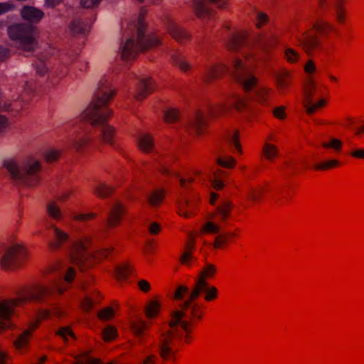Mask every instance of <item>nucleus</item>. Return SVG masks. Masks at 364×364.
I'll use <instances>...</instances> for the list:
<instances>
[{
  "mask_svg": "<svg viewBox=\"0 0 364 364\" xmlns=\"http://www.w3.org/2000/svg\"><path fill=\"white\" fill-rule=\"evenodd\" d=\"M206 314L205 304L188 298L179 306V309L169 314L168 326L179 330L183 344L190 345L195 341V331L203 322Z\"/></svg>",
  "mask_w": 364,
  "mask_h": 364,
  "instance_id": "f257e3e1",
  "label": "nucleus"
},
{
  "mask_svg": "<svg viewBox=\"0 0 364 364\" xmlns=\"http://www.w3.org/2000/svg\"><path fill=\"white\" fill-rule=\"evenodd\" d=\"M338 37L339 31L336 26L322 18L316 19L311 28L304 32L299 38V45L308 55L323 50V42L331 36Z\"/></svg>",
  "mask_w": 364,
  "mask_h": 364,
  "instance_id": "f03ea898",
  "label": "nucleus"
},
{
  "mask_svg": "<svg viewBox=\"0 0 364 364\" xmlns=\"http://www.w3.org/2000/svg\"><path fill=\"white\" fill-rule=\"evenodd\" d=\"M114 95V90L100 81L92 102L82 113V118L93 126L107 122L112 116L108 105Z\"/></svg>",
  "mask_w": 364,
  "mask_h": 364,
  "instance_id": "7ed1b4c3",
  "label": "nucleus"
},
{
  "mask_svg": "<svg viewBox=\"0 0 364 364\" xmlns=\"http://www.w3.org/2000/svg\"><path fill=\"white\" fill-rule=\"evenodd\" d=\"M50 293L51 289L49 288L33 285L23 291L18 297L0 302V333L11 326L10 318L15 307L28 301H43L45 296Z\"/></svg>",
  "mask_w": 364,
  "mask_h": 364,
  "instance_id": "20e7f679",
  "label": "nucleus"
},
{
  "mask_svg": "<svg viewBox=\"0 0 364 364\" xmlns=\"http://www.w3.org/2000/svg\"><path fill=\"white\" fill-rule=\"evenodd\" d=\"M146 11L142 8L140 11L137 23L136 43L134 44L132 38L128 39L122 48V58L124 60L136 58L139 52H144L161 45L160 38L155 34L145 36L146 24L144 21Z\"/></svg>",
  "mask_w": 364,
  "mask_h": 364,
  "instance_id": "39448f33",
  "label": "nucleus"
},
{
  "mask_svg": "<svg viewBox=\"0 0 364 364\" xmlns=\"http://www.w3.org/2000/svg\"><path fill=\"white\" fill-rule=\"evenodd\" d=\"M92 242L90 237H83L75 241L71 247L70 256L71 262L78 265L81 271H86L95 264L101 262L109 257L114 250V247L102 248L95 251L91 255H87L86 251Z\"/></svg>",
  "mask_w": 364,
  "mask_h": 364,
  "instance_id": "423d86ee",
  "label": "nucleus"
},
{
  "mask_svg": "<svg viewBox=\"0 0 364 364\" xmlns=\"http://www.w3.org/2000/svg\"><path fill=\"white\" fill-rule=\"evenodd\" d=\"M9 38L18 43L26 51H33L38 46L39 30L37 27L26 23H17L8 27Z\"/></svg>",
  "mask_w": 364,
  "mask_h": 364,
  "instance_id": "0eeeda50",
  "label": "nucleus"
},
{
  "mask_svg": "<svg viewBox=\"0 0 364 364\" xmlns=\"http://www.w3.org/2000/svg\"><path fill=\"white\" fill-rule=\"evenodd\" d=\"M4 166L13 179L21 181L28 186H36L41 181L38 173L41 170V166L38 161H29L22 168H19L14 160L5 161Z\"/></svg>",
  "mask_w": 364,
  "mask_h": 364,
  "instance_id": "6e6552de",
  "label": "nucleus"
},
{
  "mask_svg": "<svg viewBox=\"0 0 364 364\" xmlns=\"http://www.w3.org/2000/svg\"><path fill=\"white\" fill-rule=\"evenodd\" d=\"M178 341H182V335L179 330L169 328L161 334L159 346V353L161 358L165 360H173L176 358V351L173 346Z\"/></svg>",
  "mask_w": 364,
  "mask_h": 364,
  "instance_id": "1a4fd4ad",
  "label": "nucleus"
},
{
  "mask_svg": "<svg viewBox=\"0 0 364 364\" xmlns=\"http://www.w3.org/2000/svg\"><path fill=\"white\" fill-rule=\"evenodd\" d=\"M248 107V100L246 97L237 94L230 95L224 103L211 106L209 108L210 114L213 117H219L232 109L238 112H243Z\"/></svg>",
  "mask_w": 364,
  "mask_h": 364,
  "instance_id": "9d476101",
  "label": "nucleus"
},
{
  "mask_svg": "<svg viewBox=\"0 0 364 364\" xmlns=\"http://www.w3.org/2000/svg\"><path fill=\"white\" fill-rule=\"evenodd\" d=\"M26 257L27 251L23 246L14 245L3 255L0 266L4 270H12L21 266Z\"/></svg>",
  "mask_w": 364,
  "mask_h": 364,
  "instance_id": "9b49d317",
  "label": "nucleus"
},
{
  "mask_svg": "<svg viewBox=\"0 0 364 364\" xmlns=\"http://www.w3.org/2000/svg\"><path fill=\"white\" fill-rule=\"evenodd\" d=\"M233 66L235 68V78L237 82L242 85V87L245 92L251 91L257 86L258 83V78L247 72L244 68L242 60L237 59L234 62Z\"/></svg>",
  "mask_w": 364,
  "mask_h": 364,
  "instance_id": "f8f14e48",
  "label": "nucleus"
},
{
  "mask_svg": "<svg viewBox=\"0 0 364 364\" xmlns=\"http://www.w3.org/2000/svg\"><path fill=\"white\" fill-rule=\"evenodd\" d=\"M275 87L280 95H286L294 81V72L282 68L274 73Z\"/></svg>",
  "mask_w": 364,
  "mask_h": 364,
  "instance_id": "ddd939ff",
  "label": "nucleus"
},
{
  "mask_svg": "<svg viewBox=\"0 0 364 364\" xmlns=\"http://www.w3.org/2000/svg\"><path fill=\"white\" fill-rule=\"evenodd\" d=\"M190 295L191 299H196V300L203 295L204 301L211 303L218 299L219 290L215 286L210 284L193 285Z\"/></svg>",
  "mask_w": 364,
  "mask_h": 364,
  "instance_id": "4468645a",
  "label": "nucleus"
},
{
  "mask_svg": "<svg viewBox=\"0 0 364 364\" xmlns=\"http://www.w3.org/2000/svg\"><path fill=\"white\" fill-rule=\"evenodd\" d=\"M126 214V208L121 202L114 203L110 208L106 220L107 230L119 227Z\"/></svg>",
  "mask_w": 364,
  "mask_h": 364,
  "instance_id": "2eb2a0df",
  "label": "nucleus"
},
{
  "mask_svg": "<svg viewBox=\"0 0 364 364\" xmlns=\"http://www.w3.org/2000/svg\"><path fill=\"white\" fill-rule=\"evenodd\" d=\"M240 230L235 229L232 232H224L218 235L213 242V247L214 250H225L228 246L234 242V240L240 237Z\"/></svg>",
  "mask_w": 364,
  "mask_h": 364,
  "instance_id": "dca6fc26",
  "label": "nucleus"
},
{
  "mask_svg": "<svg viewBox=\"0 0 364 364\" xmlns=\"http://www.w3.org/2000/svg\"><path fill=\"white\" fill-rule=\"evenodd\" d=\"M76 276V271L74 267H69L64 276V281L66 282V284H63L62 281H59L57 284H53V287H48V286H43L41 285V287L49 288L51 289V293L46 295L45 296V299H46L48 296L54 294L55 293H58L59 294H63L65 291H67L70 288V284L74 281ZM40 286V284H38Z\"/></svg>",
  "mask_w": 364,
  "mask_h": 364,
  "instance_id": "f3484780",
  "label": "nucleus"
},
{
  "mask_svg": "<svg viewBox=\"0 0 364 364\" xmlns=\"http://www.w3.org/2000/svg\"><path fill=\"white\" fill-rule=\"evenodd\" d=\"M20 15L21 18L27 22L26 23L33 26L39 23L45 16L41 9L31 6H23L20 11Z\"/></svg>",
  "mask_w": 364,
  "mask_h": 364,
  "instance_id": "a211bd4d",
  "label": "nucleus"
},
{
  "mask_svg": "<svg viewBox=\"0 0 364 364\" xmlns=\"http://www.w3.org/2000/svg\"><path fill=\"white\" fill-rule=\"evenodd\" d=\"M232 203L230 201L223 202L213 212L212 219L218 223H225L232 215Z\"/></svg>",
  "mask_w": 364,
  "mask_h": 364,
  "instance_id": "6ab92c4d",
  "label": "nucleus"
},
{
  "mask_svg": "<svg viewBox=\"0 0 364 364\" xmlns=\"http://www.w3.org/2000/svg\"><path fill=\"white\" fill-rule=\"evenodd\" d=\"M272 136H269L264 142L261 149V157L262 159L274 163L279 156V151L277 145L272 144Z\"/></svg>",
  "mask_w": 364,
  "mask_h": 364,
  "instance_id": "aec40b11",
  "label": "nucleus"
},
{
  "mask_svg": "<svg viewBox=\"0 0 364 364\" xmlns=\"http://www.w3.org/2000/svg\"><path fill=\"white\" fill-rule=\"evenodd\" d=\"M198 200H186L178 203V213L185 218L193 217L197 212Z\"/></svg>",
  "mask_w": 364,
  "mask_h": 364,
  "instance_id": "412c9836",
  "label": "nucleus"
},
{
  "mask_svg": "<svg viewBox=\"0 0 364 364\" xmlns=\"http://www.w3.org/2000/svg\"><path fill=\"white\" fill-rule=\"evenodd\" d=\"M161 311V302L159 296H155L149 300L144 309V313L146 318L154 319L157 318Z\"/></svg>",
  "mask_w": 364,
  "mask_h": 364,
  "instance_id": "4be33fe9",
  "label": "nucleus"
},
{
  "mask_svg": "<svg viewBox=\"0 0 364 364\" xmlns=\"http://www.w3.org/2000/svg\"><path fill=\"white\" fill-rule=\"evenodd\" d=\"M155 90V82L152 78L141 80L137 85L135 98L142 100L151 94Z\"/></svg>",
  "mask_w": 364,
  "mask_h": 364,
  "instance_id": "5701e85b",
  "label": "nucleus"
},
{
  "mask_svg": "<svg viewBox=\"0 0 364 364\" xmlns=\"http://www.w3.org/2000/svg\"><path fill=\"white\" fill-rule=\"evenodd\" d=\"M217 274V267L213 264H205L195 279L194 285L209 284L208 281L215 278Z\"/></svg>",
  "mask_w": 364,
  "mask_h": 364,
  "instance_id": "b1692460",
  "label": "nucleus"
},
{
  "mask_svg": "<svg viewBox=\"0 0 364 364\" xmlns=\"http://www.w3.org/2000/svg\"><path fill=\"white\" fill-rule=\"evenodd\" d=\"M228 71V67L222 63L213 65L209 68L203 75V78L205 82H209L213 80L223 77Z\"/></svg>",
  "mask_w": 364,
  "mask_h": 364,
  "instance_id": "393cba45",
  "label": "nucleus"
},
{
  "mask_svg": "<svg viewBox=\"0 0 364 364\" xmlns=\"http://www.w3.org/2000/svg\"><path fill=\"white\" fill-rule=\"evenodd\" d=\"M247 33L244 31H238L233 34L227 43V48L230 51H237L246 42Z\"/></svg>",
  "mask_w": 364,
  "mask_h": 364,
  "instance_id": "a878e982",
  "label": "nucleus"
},
{
  "mask_svg": "<svg viewBox=\"0 0 364 364\" xmlns=\"http://www.w3.org/2000/svg\"><path fill=\"white\" fill-rule=\"evenodd\" d=\"M316 85L312 76H307L303 83L304 102H311L316 92Z\"/></svg>",
  "mask_w": 364,
  "mask_h": 364,
  "instance_id": "bb28decb",
  "label": "nucleus"
},
{
  "mask_svg": "<svg viewBox=\"0 0 364 364\" xmlns=\"http://www.w3.org/2000/svg\"><path fill=\"white\" fill-rule=\"evenodd\" d=\"M53 240L49 242V246L53 250L60 248L69 238L68 235L65 232L61 230L56 226L53 227Z\"/></svg>",
  "mask_w": 364,
  "mask_h": 364,
  "instance_id": "cd10ccee",
  "label": "nucleus"
},
{
  "mask_svg": "<svg viewBox=\"0 0 364 364\" xmlns=\"http://www.w3.org/2000/svg\"><path fill=\"white\" fill-rule=\"evenodd\" d=\"M168 31L176 41L181 43L188 41L190 38L189 33L174 23H171L168 25Z\"/></svg>",
  "mask_w": 364,
  "mask_h": 364,
  "instance_id": "c85d7f7f",
  "label": "nucleus"
},
{
  "mask_svg": "<svg viewBox=\"0 0 364 364\" xmlns=\"http://www.w3.org/2000/svg\"><path fill=\"white\" fill-rule=\"evenodd\" d=\"M268 191L269 186L267 183L252 186L249 188L247 198L250 201H259L264 194Z\"/></svg>",
  "mask_w": 364,
  "mask_h": 364,
  "instance_id": "c756f323",
  "label": "nucleus"
},
{
  "mask_svg": "<svg viewBox=\"0 0 364 364\" xmlns=\"http://www.w3.org/2000/svg\"><path fill=\"white\" fill-rule=\"evenodd\" d=\"M194 9L196 16L200 18L211 16L213 11L205 0H193Z\"/></svg>",
  "mask_w": 364,
  "mask_h": 364,
  "instance_id": "7c9ffc66",
  "label": "nucleus"
},
{
  "mask_svg": "<svg viewBox=\"0 0 364 364\" xmlns=\"http://www.w3.org/2000/svg\"><path fill=\"white\" fill-rule=\"evenodd\" d=\"M294 197V192L289 188H283L274 196V200L279 205H284L291 201Z\"/></svg>",
  "mask_w": 364,
  "mask_h": 364,
  "instance_id": "2f4dec72",
  "label": "nucleus"
},
{
  "mask_svg": "<svg viewBox=\"0 0 364 364\" xmlns=\"http://www.w3.org/2000/svg\"><path fill=\"white\" fill-rule=\"evenodd\" d=\"M35 331L28 325L27 329H26L14 341V346L16 349L21 350L26 347L30 341L32 333Z\"/></svg>",
  "mask_w": 364,
  "mask_h": 364,
  "instance_id": "473e14b6",
  "label": "nucleus"
},
{
  "mask_svg": "<svg viewBox=\"0 0 364 364\" xmlns=\"http://www.w3.org/2000/svg\"><path fill=\"white\" fill-rule=\"evenodd\" d=\"M197 134H201L206 129L207 124L205 115L200 110L196 112L195 119L191 123Z\"/></svg>",
  "mask_w": 364,
  "mask_h": 364,
  "instance_id": "72a5a7b5",
  "label": "nucleus"
},
{
  "mask_svg": "<svg viewBox=\"0 0 364 364\" xmlns=\"http://www.w3.org/2000/svg\"><path fill=\"white\" fill-rule=\"evenodd\" d=\"M139 149L143 152H150L154 148V139L149 134H141L138 140Z\"/></svg>",
  "mask_w": 364,
  "mask_h": 364,
  "instance_id": "f704fd0d",
  "label": "nucleus"
},
{
  "mask_svg": "<svg viewBox=\"0 0 364 364\" xmlns=\"http://www.w3.org/2000/svg\"><path fill=\"white\" fill-rule=\"evenodd\" d=\"M341 162L338 159H331L316 164L314 169L318 171H326L341 166Z\"/></svg>",
  "mask_w": 364,
  "mask_h": 364,
  "instance_id": "c9c22d12",
  "label": "nucleus"
},
{
  "mask_svg": "<svg viewBox=\"0 0 364 364\" xmlns=\"http://www.w3.org/2000/svg\"><path fill=\"white\" fill-rule=\"evenodd\" d=\"M165 192L162 189H158L153 191L148 198V202L152 207L159 206L164 201Z\"/></svg>",
  "mask_w": 364,
  "mask_h": 364,
  "instance_id": "e433bc0d",
  "label": "nucleus"
},
{
  "mask_svg": "<svg viewBox=\"0 0 364 364\" xmlns=\"http://www.w3.org/2000/svg\"><path fill=\"white\" fill-rule=\"evenodd\" d=\"M228 176L227 173L224 171L218 169L215 171L212 186L216 191L223 189L224 186V179Z\"/></svg>",
  "mask_w": 364,
  "mask_h": 364,
  "instance_id": "4c0bfd02",
  "label": "nucleus"
},
{
  "mask_svg": "<svg viewBox=\"0 0 364 364\" xmlns=\"http://www.w3.org/2000/svg\"><path fill=\"white\" fill-rule=\"evenodd\" d=\"M272 90L271 88L261 87L256 90V99L262 105L269 104V98Z\"/></svg>",
  "mask_w": 364,
  "mask_h": 364,
  "instance_id": "58836bf2",
  "label": "nucleus"
},
{
  "mask_svg": "<svg viewBox=\"0 0 364 364\" xmlns=\"http://www.w3.org/2000/svg\"><path fill=\"white\" fill-rule=\"evenodd\" d=\"M148 329L147 323L142 320H136L131 322V330L135 336H141Z\"/></svg>",
  "mask_w": 364,
  "mask_h": 364,
  "instance_id": "ea45409f",
  "label": "nucleus"
},
{
  "mask_svg": "<svg viewBox=\"0 0 364 364\" xmlns=\"http://www.w3.org/2000/svg\"><path fill=\"white\" fill-rule=\"evenodd\" d=\"M51 316V312L48 309H41L39 310L37 313L36 320L32 321L29 323V326L36 331L38 326H40L41 323L50 318Z\"/></svg>",
  "mask_w": 364,
  "mask_h": 364,
  "instance_id": "a19ab883",
  "label": "nucleus"
},
{
  "mask_svg": "<svg viewBox=\"0 0 364 364\" xmlns=\"http://www.w3.org/2000/svg\"><path fill=\"white\" fill-rule=\"evenodd\" d=\"M115 129L112 126L107 125L102 129V140L103 143L112 145L114 143Z\"/></svg>",
  "mask_w": 364,
  "mask_h": 364,
  "instance_id": "79ce46f5",
  "label": "nucleus"
},
{
  "mask_svg": "<svg viewBox=\"0 0 364 364\" xmlns=\"http://www.w3.org/2000/svg\"><path fill=\"white\" fill-rule=\"evenodd\" d=\"M132 271V267L129 264H123L117 267L115 269V276L117 280H124L127 279Z\"/></svg>",
  "mask_w": 364,
  "mask_h": 364,
  "instance_id": "37998d69",
  "label": "nucleus"
},
{
  "mask_svg": "<svg viewBox=\"0 0 364 364\" xmlns=\"http://www.w3.org/2000/svg\"><path fill=\"white\" fill-rule=\"evenodd\" d=\"M216 163L221 167L232 169L236 166V160L235 158L230 156H220L217 158Z\"/></svg>",
  "mask_w": 364,
  "mask_h": 364,
  "instance_id": "c03bdc74",
  "label": "nucleus"
},
{
  "mask_svg": "<svg viewBox=\"0 0 364 364\" xmlns=\"http://www.w3.org/2000/svg\"><path fill=\"white\" fill-rule=\"evenodd\" d=\"M114 192V188L105 183H100L95 190V194L100 198L111 196Z\"/></svg>",
  "mask_w": 364,
  "mask_h": 364,
  "instance_id": "a18cd8bd",
  "label": "nucleus"
},
{
  "mask_svg": "<svg viewBox=\"0 0 364 364\" xmlns=\"http://www.w3.org/2000/svg\"><path fill=\"white\" fill-rule=\"evenodd\" d=\"M221 228L219 225L212 221L206 222L200 228L201 235L218 234Z\"/></svg>",
  "mask_w": 364,
  "mask_h": 364,
  "instance_id": "49530a36",
  "label": "nucleus"
},
{
  "mask_svg": "<svg viewBox=\"0 0 364 364\" xmlns=\"http://www.w3.org/2000/svg\"><path fill=\"white\" fill-rule=\"evenodd\" d=\"M335 19L339 25H345L348 21V11L346 7L335 6Z\"/></svg>",
  "mask_w": 364,
  "mask_h": 364,
  "instance_id": "de8ad7c7",
  "label": "nucleus"
},
{
  "mask_svg": "<svg viewBox=\"0 0 364 364\" xmlns=\"http://www.w3.org/2000/svg\"><path fill=\"white\" fill-rule=\"evenodd\" d=\"M171 59L173 64L175 66L178 67V68L182 72L185 73L190 69V65L186 60H183V57L180 54H173L171 56Z\"/></svg>",
  "mask_w": 364,
  "mask_h": 364,
  "instance_id": "09e8293b",
  "label": "nucleus"
},
{
  "mask_svg": "<svg viewBox=\"0 0 364 364\" xmlns=\"http://www.w3.org/2000/svg\"><path fill=\"white\" fill-rule=\"evenodd\" d=\"M47 213L54 220H59L62 218V213L60 208L55 202L52 201L47 205Z\"/></svg>",
  "mask_w": 364,
  "mask_h": 364,
  "instance_id": "8fccbe9b",
  "label": "nucleus"
},
{
  "mask_svg": "<svg viewBox=\"0 0 364 364\" xmlns=\"http://www.w3.org/2000/svg\"><path fill=\"white\" fill-rule=\"evenodd\" d=\"M229 143L234 146L236 153L240 156L243 154V149L240 141V133L238 130H235L229 139Z\"/></svg>",
  "mask_w": 364,
  "mask_h": 364,
  "instance_id": "3c124183",
  "label": "nucleus"
},
{
  "mask_svg": "<svg viewBox=\"0 0 364 364\" xmlns=\"http://www.w3.org/2000/svg\"><path fill=\"white\" fill-rule=\"evenodd\" d=\"M100 359L94 358L87 353H83L75 358L73 364H99Z\"/></svg>",
  "mask_w": 364,
  "mask_h": 364,
  "instance_id": "603ef678",
  "label": "nucleus"
},
{
  "mask_svg": "<svg viewBox=\"0 0 364 364\" xmlns=\"http://www.w3.org/2000/svg\"><path fill=\"white\" fill-rule=\"evenodd\" d=\"M284 58L288 63L295 64L299 62L300 55L294 49L289 48L284 50Z\"/></svg>",
  "mask_w": 364,
  "mask_h": 364,
  "instance_id": "864d4df0",
  "label": "nucleus"
},
{
  "mask_svg": "<svg viewBox=\"0 0 364 364\" xmlns=\"http://www.w3.org/2000/svg\"><path fill=\"white\" fill-rule=\"evenodd\" d=\"M117 336V329L111 326L102 330V338L105 342L112 341Z\"/></svg>",
  "mask_w": 364,
  "mask_h": 364,
  "instance_id": "5fc2aeb1",
  "label": "nucleus"
},
{
  "mask_svg": "<svg viewBox=\"0 0 364 364\" xmlns=\"http://www.w3.org/2000/svg\"><path fill=\"white\" fill-rule=\"evenodd\" d=\"M114 316V310L110 307H105L100 310L97 314V317L100 320L107 321L111 320Z\"/></svg>",
  "mask_w": 364,
  "mask_h": 364,
  "instance_id": "6e6d98bb",
  "label": "nucleus"
},
{
  "mask_svg": "<svg viewBox=\"0 0 364 364\" xmlns=\"http://www.w3.org/2000/svg\"><path fill=\"white\" fill-rule=\"evenodd\" d=\"M70 28L73 33L80 34L85 33L86 26L81 20L75 19L70 23Z\"/></svg>",
  "mask_w": 364,
  "mask_h": 364,
  "instance_id": "4d7b16f0",
  "label": "nucleus"
},
{
  "mask_svg": "<svg viewBox=\"0 0 364 364\" xmlns=\"http://www.w3.org/2000/svg\"><path fill=\"white\" fill-rule=\"evenodd\" d=\"M56 335L60 336L65 343L68 341V336L71 337L73 339H75V333L69 326L60 328L56 332Z\"/></svg>",
  "mask_w": 364,
  "mask_h": 364,
  "instance_id": "13d9d810",
  "label": "nucleus"
},
{
  "mask_svg": "<svg viewBox=\"0 0 364 364\" xmlns=\"http://www.w3.org/2000/svg\"><path fill=\"white\" fill-rule=\"evenodd\" d=\"M343 142L338 139H331L328 142L323 144V147L326 149H332L336 151H340L343 147Z\"/></svg>",
  "mask_w": 364,
  "mask_h": 364,
  "instance_id": "bf43d9fd",
  "label": "nucleus"
},
{
  "mask_svg": "<svg viewBox=\"0 0 364 364\" xmlns=\"http://www.w3.org/2000/svg\"><path fill=\"white\" fill-rule=\"evenodd\" d=\"M180 116V112L176 109H168L164 114V119L167 123L176 122Z\"/></svg>",
  "mask_w": 364,
  "mask_h": 364,
  "instance_id": "052dcab7",
  "label": "nucleus"
},
{
  "mask_svg": "<svg viewBox=\"0 0 364 364\" xmlns=\"http://www.w3.org/2000/svg\"><path fill=\"white\" fill-rule=\"evenodd\" d=\"M189 291V289L187 286L180 285L178 286L173 295V299L176 301H182Z\"/></svg>",
  "mask_w": 364,
  "mask_h": 364,
  "instance_id": "680f3d73",
  "label": "nucleus"
},
{
  "mask_svg": "<svg viewBox=\"0 0 364 364\" xmlns=\"http://www.w3.org/2000/svg\"><path fill=\"white\" fill-rule=\"evenodd\" d=\"M269 21V17L264 12H258L256 15L255 26L257 28H260L265 26Z\"/></svg>",
  "mask_w": 364,
  "mask_h": 364,
  "instance_id": "e2e57ef3",
  "label": "nucleus"
},
{
  "mask_svg": "<svg viewBox=\"0 0 364 364\" xmlns=\"http://www.w3.org/2000/svg\"><path fill=\"white\" fill-rule=\"evenodd\" d=\"M97 215L95 213H82L75 215L73 220L75 221L84 222L95 220Z\"/></svg>",
  "mask_w": 364,
  "mask_h": 364,
  "instance_id": "0e129e2a",
  "label": "nucleus"
},
{
  "mask_svg": "<svg viewBox=\"0 0 364 364\" xmlns=\"http://www.w3.org/2000/svg\"><path fill=\"white\" fill-rule=\"evenodd\" d=\"M60 154L58 151L50 150L44 154V159L48 163H52L58 159Z\"/></svg>",
  "mask_w": 364,
  "mask_h": 364,
  "instance_id": "69168bd1",
  "label": "nucleus"
},
{
  "mask_svg": "<svg viewBox=\"0 0 364 364\" xmlns=\"http://www.w3.org/2000/svg\"><path fill=\"white\" fill-rule=\"evenodd\" d=\"M303 103H304V107L306 109V112L309 116L313 115L315 112H316L318 109H321L316 102L313 104L312 102H304Z\"/></svg>",
  "mask_w": 364,
  "mask_h": 364,
  "instance_id": "338daca9",
  "label": "nucleus"
},
{
  "mask_svg": "<svg viewBox=\"0 0 364 364\" xmlns=\"http://www.w3.org/2000/svg\"><path fill=\"white\" fill-rule=\"evenodd\" d=\"M286 108L284 106L277 107L273 110V115L275 118L282 120L287 117Z\"/></svg>",
  "mask_w": 364,
  "mask_h": 364,
  "instance_id": "774afa93",
  "label": "nucleus"
}]
</instances>
